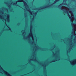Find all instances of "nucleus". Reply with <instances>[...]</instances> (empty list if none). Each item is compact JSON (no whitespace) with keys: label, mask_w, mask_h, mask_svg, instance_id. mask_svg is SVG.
I'll list each match as a JSON object with an SVG mask.
<instances>
[{"label":"nucleus","mask_w":76,"mask_h":76,"mask_svg":"<svg viewBox=\"0 0 76 76\" xmlns=\"http://www.w3.org/2000/svg\"><path fill=\"white\" fill-rule=\"evenodd\" d=\"M68 15V16L71 22L72 25L73 27L72 29V35L71 37V39L69 40V49L67 51V55L71 51V49L74 48L76 45V24L73 23V21L76 20L75 19L73 14L72 12H64Z\"/></svg>","instance_id":"obj_1"},{"label":"nucleus","mask_w":76,"mask_h":76,"mask_svg":"<svg viewBox=\"0 0 76 76\" xmlns=\"http://www.w3.org/2000/svg\"><path fill=\"white\" fill-rule=\"evenodd\" d=\"M32 27L31 25L30 26V32L29 34L26 37L25 36H23L24 39H27L28 41L30 43H32V44L34 45V46L35 47V48L37 50V49H39L40 48L38 47L37 45V42H35L34 41V36L32 35Z\"/></svg>","instance_id":"obj_2"},{"label":"nucleus","mask_w":76,"mask_h":76,"mask_svg":"<svg viewBox=\"0 0 76 76\" xmlns=\"http://www.w3.org/2000/svg\"><path fill=\"white\" fill-rule=\"evenodd\" d=\"M19 2H23L24 4L25 8L24 9L25 10H26V11H28L30 13V14L32 16V17H33L32 18V23L33 22H34V18H35L36 17V15H37V12H36L35 13L33 11H30V10L29 9V7L28 6V5L26 4V3L24 1H23V0H19Z\"/></svg>","instance_id":"obj_3"},{"label":"nucleus","mask_w":76,"mask_h":76,"mask_svg":"<svg viewBox=\"0 0 76 76\" xmlns=\"http://www.w3.org/2000/svg\"><path fill=\"white\" fill-rule=\"evenodd\" d=\"M0 19H2L3 21H5V22H8V15H7L6 19H4V18L3 16H1L0 15Z\"/></svg>","instance_id":"obj_4"},{"label":"nucleus","mask_w":76,"mask_h":76,"mask_svg":"<svg viewBox=\"0 0 76 76\" xmlns=\"http://www.w3.org/2000/svg\"><path fill=\"white\" fill-rule=\"evenodd\" d=\"M70 63L72 65H74L76 64V59H74L71 61H70Z\"/></svg>","instance_id":"obj_5"},{"label":"nucleus","mask_w":76,"mask_h":76,"mask_svg":"<svg viewBox=\"0 0 76 76\" xmlns=\"http://www.w3.org/2000/svg\"><path fill=\"white\" fill-rule=\"evenodd\" d=\"M34 59L33 58L32 59H31V60H32L33 61H37V59L36 57H34Z\"/></svg>","instance_id":"obj_6"},{"label":"nucleus","mask_w":76,"mask_h":76,"mask_svg":"<svg viewBox=\"0 0 76 76\" xmlns=\"http://www.w3.org/2000/svg\"><path fill=\"white\" fill-rule=\"evenodd\" d=\"M22 32L23 33V35H25L26 34V33H25V30L22 31Z\"/></svg>","instance_id":"obj_7"},{"label":"nucleus","mask_w":76,"mask_h":76,"mask_svg":"<svg viewBox=\"0 0 76 76\" xmlns=\"http://www.w3.org/2000/svg\"><path fill=\"white\" fill-rule=\"evenodd\" d=\"M17 2H19V0H18V1H17L16 3H15L13 4V5L14 6H16V4H17Z\"/></svg>","instance_id":"obj_8"},{"label":"nucleus","mask_w":76,"mask_h":76,"mask_svg":"<svg viewBox=\"0 0 76 76\" xmlns=\"http://www.w3.org/2000/svg\"><path fill=\"white\" fill-rule=\"evenodd\" d=\"M34 38H35L36 41H37V37H35V35H34Z\"/></svg>","instance_id":"obj_9"},{"label":"nucleus","mask_w":76,"mask_h":76,"mask_svg":"<svg viewBox=\"0 0 76 76\" xmlns=\"http://www.w3.org/2000/svg\"><path fill=\"white\" fill-rule=\"evenodd\" d=\"M44 70L45 72H46V68H45Z\"/></svg>","instance_id":"obj_10"},{"label":"nucleus","mask_w":76,"mask_h":76,"mask_svg":"<svg viewBox=\"0 0 76 76\" xmlns=\"http://www.w3.org/2000/svg\"><path fill=\"white\" fill-rule=\"evenodd\" d=\"M54 54L55 55H57V52H56V54H55L54 53Z\"/></svg>","instance_id":"obj_11"},{"label":"nucleus","mask_w":76,"mask_h":76,"mask_svg":"<svg viewBox=\"0 0 76 76\" xmlns=\"http://www.w3.org/2000/svg\"><path fill=\"white\" fill-rule=\"evenodd\" d=\"M1 13L2 14V15H3V13H4V12H2Z\"/></svg>","instance_id":"obj_12"},{"label":"nucleus","mask_w":76,"mask_h":76,"mask_svg":"<svg viewBox=\"0 0 76 76\" xmlns=\"http://www.w3.org/2000/svg\"><path fill=\"white\" fill-rule=\"evenodd\" d=\"M5 4H7V3H5Z\"/></svg>","instance_id":"obj_13"},{"label":"nucleus","mask_w":76,"mask_h":76,"mask_svg":"<svg viewBox=\"0 0 76 76\" xmlns=\"http://www.w3.org/2000/svg\"><path fill=\"white\" fill-rule=\"evenodd\" d=\"M30 18H32L31 17V16H30Z\"/></svg>","instance_id":"obj_14"},{"label":"nucleus","mask_w":76,"mask_h":76,"mask_svg":"<svg viewBox=\"0 0 76 76\" xmlns=\"http://www.w3.org/2000/svg\"><path fill=\"white\" fill-rule=\"evenodd\" d=\"M5 17H6V16H5Z\"/></svg>","instance_id":"obj_15"},{"label":"nucleus","mask_w":76,"mask_h":76,"mask_svg":"<svg viewBox=\"0 0 76 76\" xmlns=\"http://www.w3.org/2000/svg\"><path fill=\"white\" fill-rule=\"evenodd\" d=\"M64 42H65V41H64Z\"/></svg>","instance_id":"obj_16"},{"label":"nucleus","mask_w":76,"mask_h":76,"mask_svg":"<svg viewBox=\"0 0 76 76\" xmlns=\"http://www.w3.org/2000/svg\"><path fill=\"white\" fill-rule=\"evenodd\" d=\"M57 56H58V55H57Z\"/></svg>","instance_id":"obj_17"},{"label":"nucleus","mask_w":76,"mask_h":76,"mask_svg":"<svg viewBox=\"0 0 76 76\" xmlns=\"http://www.w3.org/2000/svg\"><path fill=\"white\" fill-rule=\"evenodd\" d=\"M40 10H41V9H40Z\"/></svg>","instance_id":"obj_18"},{"label":"nucleus","mask_w":76,"mask_h":76,"mask_svg":"<svg viewBox=\"0 0 76 76\" xmlns=\"http://www.w3.org/2000/svg\"><path fill=\"white\" fill-rule=\"evenodd\" d=\"M43 66H44V65H43Z\"/></svg>","instance_id":"obj_19"}]
</instances>
